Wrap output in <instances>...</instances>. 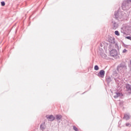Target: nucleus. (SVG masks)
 <instances>
[{"label":"nucleus","instance_id":"nucleus-17","mask_svg":"<svg viewBox=\"0 0 131 131\" xmlns=\"http://www.w3.org/2000/svg\"><path fill=\"white\" fill-rule=\"evenodd\" d=\"M99 70V66L97 65L95 66L94 67V70H96V71Z\"/></svg>","mask_w":131,"mask_h":131},{"label":"nucleus","instance_id":"nucleus-10","mask_svg":"<svg viewBox=\"0 0 131 131\" xmlns=\"http://www.w3.org/2000/svg\"><path fill=\"white\" fill-rule=\"evenodd\" d=\"M40 128L41 130H45V129H46V125H45V123H43L40 124Z\"/></svg>","mask_w":131,"mask_h":131},{"label":"nucleus","instance_id":"nucleus-24","mask_svg":"<svg viewBox=\"0 0 131 131\" xmlns=\"http://www.w3.org/2000/svg\"><path fill=\"white\" fill-rule=\"evenodd\" d=\"M129 125H130V124L129 123L126 124V126H129Z\"/></svg>","mask_w":131,"mask_h":131},{"label":"nucleus","instance_id":"nucleus-12","mask_svg":"<svg viewBox=\"0 0 131 131\" xmlns=\"http://www.w3.org/2000/svg\"><path fill=\"white\" fill-rule=\"evenodd\" d=\"M55 118H56V119H57V120H61V119L62 118V115H56L55 116Z\"/></svg>","mask_w":131,"mask_h":131},{"label":"nucleus","instance_id":"nucleus-21","mask_svg":"<svg viewBox=\"0 0 131 131\" xmlns=\"http://www.w3.org/2000/svg\"><path fill=\"white\" fill-rule=\"evenodd\" d=\"M126 1L130 6H131V0H126Z\"/></svg>","mask_w":131,"mask_h":131},{"label":"nucleus","instance_id":"nucleus-22","mask_svg":"<svg viewBox=\"0 0 131 131\" xmlns=\"http://www.w3.org/2000/svg\"><path fill=\"white\" fill-rule=\"evenodd\" d=\"M125 38H127V39H129V40H131V36H126L125 37Z\"/></svg>","mask_w":131,"mask_h":131},{"label":"nucleus","instance_id":"nucleus-25","mask_svg":"<svg viewBox=\"0 0 131 131\" xmlns=\"http://www.w3.org/2000/svg\"><path fill=\"white\" fill-rule=\"evenodd\" d=\"M125 48H127L128 46L127 45H125L124 46Z\"/></svg>","mask_w":131,"mask_h":131},{"label":"nucleus","instance_id":"nucleus-16","mask_svg":"<svg viewBox=\"0 0 131 131\" xmlns=\"http://www.w3.org/2000/svg\"><path fill=\"white\" fill-rule=\"evenodd\" d=\"M115 48L117 49V50H119V46H118V43H116L115 45Z\"/></svg>","mask_w":131,"mask_h":131},{"label":"nucleus","instance_id":"nucleus-4","mask_svg":"<svg viewBox=\"0 0 131 131\" xmlns=\"http://www.w3.org/2000/svg\"><path fill=\"white\" fill-rule=\"evenodd\" d=\"M110 55L112 57H116L118 55L117 50L113 49L110 51Z\"/></svg>","mask_w":131,"mask_h":131},{"label":"nucleus","instance_id":"nucleus-7","mask_svg":"<svg viewBox=\"0 0 131 131\" xmlns=\"http://www.w3.org/2000/svg\"><path fill=\"white\" fill-rule=\"evenodd\" d=\"M123 119H125V120H128L129 119H130V115H129V113L125 114Z\"/></svg>","mask_w":131,"mask_h":131},{"label":"nucleus","instance_id":"nucleus-8","mask_svg":"<svg viewBox=\"0 0 131 131\" xmlns=\"http://www.w3.org/2000/svg\"><path fill=\"white\" fill-rule=\"evenodd\" d=\"M112 23H113V29H117V28H118V24H117L116 22H114V21H112Z\"/></svg>","mask_w":131,"mask_h":131},{"label":"nucleus","instance_id":"nucleus-5","mask_svg":"<svg viewBox=\"0 0 131 131\" xmlns=\"http://www.w3.org/2000/svg\"><path fill=\"white\" fill-rule=\"evenodd\" d=\"M98 76H99V77H101V78H103L105 76V71L103 70L100 71L99 73L98 74Z\"/></svg>","mask_w":131,"mask_h":131},{"label":"nucleus","instance_id":"nucleus-1","mask_svg":"<svg viewBox=\"0 0 131 131\" xmlns=\"http://www.w3.org/2000/svg\"><path fill=\"white\" fill-rule=\"evenodd\" d=\"M114 15L116 20H118V21H123L124 19L127 18V15L124 12L120 11L119 10L115 11Z\"/></svg>","mask_w":131,"mask_h":131},{"label":"nucleus","instance_id":"nucleus-14","mask_svg":"<svg viewBox=\"0 0 131 131\" xmlns=\"http://www.w3.org/2000/svg\"><path fill=\"white\" fill-rule=\"evenodd\" d=\"M118 97H120V93H117L116 95L114 96V98H115V99H117Z\"/></svg>","mask_w":131,"mask_h":131},{"label":"nucleus","instance_id":"nucleus-13","mask_svg":"<svg viewBox=\"0 0 131 131\" xmlns=\"http://www.w3.org/2000/svg\"><path fill=\"white\" fill-rule=\"evenodd\" d=\"M106 80L108 83H110V82L112 81V80L111 79V77H106Z\"/></svg>","mask_w":131,"mask_h":131},{"label":"nucleus","instance_id":"nucleus-18","mask_svg":"<svg viewBox=\"0 0 131 131\" xmlns=\"http://www.w3.org/2000/svg\"><path fill=\"white\" fill-rule=\"evenodd\" d=\"M121 32L122 33H123V34H126V33H125V32L124 31V30H123V28H122L121 29Z\"/></svg>","mask_w":131,"mask_h":131},{"label":"nucleus","instance_id":"nucleus-2","mask_svg":"<svg viewBox=\"0 0 131 131\" xmlns=\"http://www.w3.org/2000/svg\"><path fill=\"white\" fill-rule=\"evenodd\" d=\"M130 8V5L125 1H124L122 3V9L123 11H125V10H128Z\"/></svg>","mask_w":131,"mask_h":131},{"label":"nucleus","instance_id":"nucleus-15","mask_svg":"<svg viewBox=\"0 0 131 131\" xmlns=\"http://www.w3.org/2000/svg\"><path fill=\"white\" fill-rule=\"evenodd\" d=\"M115 35H117V36H119V35H120V34L119 33V32L118 31H115Z\"/></svg>","mask_w":131,"mask_h":131},{"label":"nucleus","instance_id":"nucleus-23","mask_svg":"<svg viewBox=\"0 0 131 131\" xmlns=\"http://www.w3.org/2000/svg\"><path fill=\"white\" fill-rule=\"evenodd\" d=\"M126 52H127V50H126V49H124L123 51H122V53L123 54H124V53H126Z\"/></svg>","mask_w":131,"mask_h":131},{"label":"nucleus","instance_id":"nucleus-19","mask_svg":"<svg viewBox=\"0 0 131 131\" xmlns=\"http://www.w3.org/2000/svg\"><path fill=\"white\" fill-rule=\"evenodd\" d=\"M73 129L75 131H78V128H77V127H76L75 126H73Z\"/></svg>","mask_w":131,"mask_h":131},{"label":"nucleus","instance_id":"nucleus-9","mask_svg":"<svg viewBox=\"0 0 131 131\" xmlns=\"http://www.w3.org/2000/svg\"><path fill=\"white\" fill-rule=\"evenodd\" d=\"M126 91L127 92H131V85L130 84L127 83L126 84Z\"/></svg>","mask_w":131,"mask_h":131},{"label":"nucleus","instance_id":"nucleus-11","mask_svg":"<svg viewBox=\"0 0 131 131\" xmlns=\"http://www.w3.org/2000/svg\"><path fill=\"white\" fill-rule=\"evenodd\" d=\"M109 42H111V43H115V38L114 37H111L109 39Z\"/></svg>","mask_w":131,"mask_h":131},{"label":"nucleus","instance_id":"nucleus-3","mask_svg":"<svg viewBox=\"0 0 131 131\" xmlns=\"http://www.w3.org/2000/svg\"><path fill=\"white\" fill-rule=\"evenodd\" d=\"M117 69L118 72L122 70H125L126 69V64L124 63H121L119 66H118Z\"/></svg>","mask_w":131,"mask_h":131},{"label":"nucleus","instance_id":"nucleus-20","mask_svg":"<svg viewBox=\"0 0 131 131\" xmlns=\"http://www.w3.org/2000/svg\"><path fill=\"white\" fill-rule=\"evenodd\" d=\"M6 3H5V2L3 1L1 2V5L2 6V7H4V6H5Z\"/></svg>","mask_w":131,"mask_h":131},{"label":"nucleus","instance_id":"nucleus-6","mask_svg":"<svg viewBox=\"0 0 131 131\" xmlns=\"http://www.w3.org/2000/svg\"><path fill=\"white\" fill-rule=\"evenodd\" d=\"M46 117L48 119H49L50 121H54L56 118L53 115L46 116Z\"/></svg>","mask_w":131,"mask_h":131}]
</instances>
